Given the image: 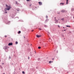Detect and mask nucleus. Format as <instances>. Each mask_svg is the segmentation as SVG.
Returning a JSON list of instances; mask_svg holds the SVG:
<instances>
[{
    "instance_id": "1",
    "label": "nucleus",
    "mask_w": 74,
    "mask_h": 74,
    "mask_svg": "<svg viewBox=\"0 0 74 74\" xmlns=\"http://www.w3.org/2000/svg\"><path fill=\"white\" fill-rule=\"evenodd\" d=\"M6 6L7 9L5 8V11H7V10H8V11H9L11 9V6H8V5H6Z\"/></svg>"
},
{
    "instance_id": "2",
    "label": "nucleus",
    "mask_w": 74,
    "mask_h": 74,
    "mask_svg": "<svg viewBox=\"0 0 74 74\" xmlns=\"http://www.w3.org/2000/svg\"><path fill=\"white\" fill-rule=\"evenodd\" d=\"M8 45L10 46L11 45H12V43L11 42V43H9L8 44Z\"/></svg>"
},
{
    "instance_id": "3",
    "label": "nucleus",
    "mask_w": 74,
    "mask_h": 74,
    "mask_svg": "<svg viewBox=\"0 0 74 74\" xmlns=\"http://www.w3.org/2000/svg\"><path fill=\"white\" fill-rule=\"evenodd\" d=\"M40 36H40V35H36V37L38 38H39V37H40Z\"/></svg>"
},
{
    "instance_id": "4",
    "label": "nucleus",
    "mask_w": 74,
    "mask_h": 74,
    "mask_svg": "<svg viewBox=\"0 0 74 74\" xmlns=\"http://www.w3.org/2000/svg\"><path fill=\"white\" fill-rule=\"evenodd\" d=\"M48 21H49V19H46L45 21V23H47V22H48Z\"/></svg>"
},
{
    "instance_id": "5",
    "label": "nucleus",
    "mask_w": 74,
    "mask_h": 74,
    "mask_svg": "<svg viewBox=\"0 0 74 74\" xmlns=\"http://www.w3.org/2000/svg\"><path fill=\"white\" fill-rule=\"evenodd\" d=\"M38 3L39 4V5H42V3L41 2H39Z\"/></svg>"
},
{
    "instance_id": "6",
    "label": "nucleus",
    "mask_w": 74,
    "mask_h": 74,
    "mask_svg": "<svg viewBox=\"0 0 74 74\" xmlns=\"http://www.w3.org/2000/svg\"><path fill=\"white\" fill-rule=\"evenodd\" d=\"M62 12H65V10H62Z\"/></svg>"
},
{
    "instance_id": "7",
    "label": "nucleus",
    "mask_w": 74,
    "mask_h": 74,
    "mask_svg": "<svg viewBox=\"0 0 74 74\" xmlns=\"http://www.w3.org/2000/svg\"><path fill=\"white\" fill-rule=\"evenodd\" d=\"M58 20H56V23H58Z\"/></svg>"
},
{
    "instance_id": "8",
    "label": "nucleus",
    "mask_w": 74,
    "mask_h": 74,
    "mask_svg": "<svg viewBox=\"0 0 74 74\" xmlns=\"http://www.w3.org/2000/svg\"><path fill=\"white\" fill-rule=\"evenodd\" d=\"M10 21H9L8 22V23H7L6 24H7L8 25H9V24H10Z\"/></svg>"
},
{
    "instance_id": "9",
    "label": "nucleus",
    "mask_w": 74,
    "mask_h": 74,
    "mask_svg": "<svg viewBox=\"0 0 74 74\" xmlns=\"http://www.w3.org/2000/svg\"><path fill=\"white\" fill-rule=\"evenodd\" d=\"M71 10L72 11H74V8L71 9Z\"/></svg>"
},
{
    "instance_id": "10",
    "label": "nucleus",
    "mask_w": 74,
    "mask_h": 74,
    "mask_svg": "<svg viewBox=\"0 0 74 74\" xmlns=\"http://www.w3.org/2000/svg\"><path fill=\"white\" fill-rule=\"evenodd\" d=\"M21 33V31H19L18 32V34H20V33Z\"/></svg>"
},
{
    "instance_id": "11",
    "label": "nucleus",
    "mask_w": 74,
    "mask_h": 74,
    "mask_svg": "<svg viewBox=\"0 0 74 74\" xmlns=\"http://www.w3.org/2000/svg\"><path fill=\"white\" fill-rule=\"evenodd\" d=\"M68 1H69V0H66V4H68Z\"/></svg>"
},
{
    "instance_id": "12",
    "label": "nucleus",
    "mask_w": 74,
    "mask_h": 74,
    "mask_svg": "<svg viewBox=\"0 0 74 74\" xmlns=\"http://www.w3.org/2000/svg\"><path fill=\"white\" fill-rule=\"evenodd\" d=\"M16 4H18V2L16 1Z\"/></svg>"
},
{
    "instance_id": "13",
    "label": "nucleus",
    "mask_w": 74,
    "mask_h": 74,
    "mask_svg": "<svg viewBox=\"0 0 74 74\" xmlns=\"http://www.w3.org/2000/svg\"><path fill=\"white\" fill-rule=\"evenodd\" d=\"M5 14H7V11H5Z\"/></svg>"
},
{
    "instance_id": "14",
    "label": "nucleus",
    "mask_w": 74,
    "mask_h": 74,
    "mask_svg": "<svg viewBox=\"0 0 74 74\" xmlns=\"http://www.w3.org/2000/svg\"><path fill=\"white\" fill-rule=\"evenodd\" d=\"M22 73H23V74H25V72H24V71H23L22 72Z\"/></svg>"
},
{
    "instance_id": "15",
    "label": "nucleus",
    "mask_w": 74,
    "mask_h": 74,
    "mask_svg": "<svg viewBox=\"0 0 74 74\" xmlns=\"http://www.w3.org/2000/svg\"><path fill=\"white\" fill-rule=\"evenodd\" d=\"M66 27H70V26L68 25H66Z\"/></svg>"
},
{
    "instance_id": "16",
    "label": "nucleus",
    "mask_w": 74,
    "mask_h": 74,
    "mask_svg": "<svg viewBox=\"0 0 74 74\" xmlns=\"http://www.w3.org/2000/svg\"><path fill=\"white\" fill-rule=\"evenodd\" d=\"M5 49H7V47H5Z\"/></svg>"
},
{
    "instance_id": "17",
    "label": "nucleus",
    "mask_w": 74,
    "mask_h": 74,
    "mask_svg": "<svg viewBox=\"0 0 74 74\" xmlns=\"http://www.w3.org/2000/svg\"><path fill=\"white\" fill-rule=\"evenodd\" d=\"M20 21H21V22H23V21L22 20H20L19 21V22H20Z\"/></svg>"
},
{
    "instance_id": "18",
    "label": "nucleus",
    "mask_w": 74,
    "mask_h": 74,
    "mask_svg": "<svg viewBox=\"0 0 74 74\" xmlns=\"http://www.w3.org/2000/svg\"><path fill=\"white\" fill-rule=\"evenodd\" d=\"M44 26L45 27H47V25H45Z\"/></svg>"
},
{
    "instance_id": "19",
    "label": "nucleus",
    "mask_w": 74,
    "mask_h": 74,
    "mask_svg": "<svg viewBox=\"0 0 74 74\" xmlns=\"http://www.w3.org/2000/svg\"><path fill=\"white\" fill-rule=\"evenodd\" d=\"M61 20L62 21H64V18H62L61 19Z\"/></svg>"
},
{
    "instance_id": "20",
    "label": "nucleus",
    "mask_w": 74,
    "mask_h": 74,
    "mask_svg": "<svg viewBox=\"0 0 74 74\" xmlns=\"http://www.w3.org/2000/svg\"><path fill=\"white\" fill-rule=\"evenodd\" d=\"M38 29L39 30H41V28H39Z\"/></svg>"
},
{
    "instance_id": "21",
    "label": "nucleus",
    "mask_w": 74,
    "mask_h": 74,
    "mask_svg": "<svg viewBox=\"0 0 74 74\" xmlns=\"http://www.w3.org/2000/svg\"><path fill=\"white\" fill-rule=\"evenodd\" d=\"M12 18H14V15H12Z\"/></svg>"
},
{
    "instance_id": "22",
    "label": "nucleus",
    "mask_w": 74,
    "mask_h": 74,
    "mask_svg": "<svg viewBox=\"0 0 74 74\" xmlns=\"http://www.w3.org/2000/svg\"><path fill=\"white\" fill-rule=\"evenodd\" d=\"M18 43L17 42H15V44H17Z\"/></svg>"
},
{
    "instance_id": "23",
    "label": "nucleus",
    "mask_w": 74,
    "mask_h": 74,
    "mask_svg": "<svg viewBox=\"0 0 74 74\" xmlns=\"http://www.w3.org/2000/svg\"><path fill=\"white\" fill-rule=\"evenodd\" d=\"M40 48H41V47H38V49H40Z\"/></svg>"
},
{
    "instance_id": "24",
    "label": "nucleus",
    "mask_w": 74,
    "mask_h": 74,
    "mask_svg": "<svg viewBox=\"0 0 74 74\" xmlns=\"http://www.w3.org/2000/svg\"><path fill=\"white\" fill-rule=\"evenodd\" d=\"M60 4L62 5H63V3H60Z\"/></svg>"
},
{
    "instance_id": "25",
    "label": "nucleus",
    "mask_w": 74,
    "mask_h": 74,
    "mask_svg": "<svg viewBox=\"0 0 74 74\" xmlns=\"http://www.w3.org/2000/svg\"><path fill=\"white\" fill-rule=\"evenodd\" d=\"M19 11V9H18L17 10V11Z\"/></svg>"
},
{
    "instance_id": "26",
    "label": "nucleus",
    "mask_w": 74,
    "mask_h": 74,
    "mask_svg": "<svg viewBox=\"0 0 74 74\" xmlns=\"http://www.w3.org/2000/svg\"><path fill=\"white\" fill-rule=\"evenodd\" d=\"M49 63H51V61H50L49 62Z\"/></svg>"
},
{
    "instance_id": "27",
    "label": "nucleus",
    "mask_w": 74,
    "mask_h": 74,
    "mask_svg": "<svg viewBox=\"0 0 74 74\" xmlns=\"http://www.w3.org/2000/svg\"><path fill=\"white\" fill-rule=\"evenodd\" d=\"M26 1H30V0H26Z\"/></svg>"
},
{
    "instance_id": "28",
    "label": "nucleus",
    "mask_w": 74,
    "mask_h": 74,
    "mask_svg": "<svg viewBox=\"0 0 74 74\" xmlns=\"http://www.w3.org/2000/svg\"><path fill=\"white\" fill-rule=\"evenodd\" d=\"M40 58H38V60H40Z\"/></svg>"
},
{
    "instance_id": "29",
    "label": "nucleus",
    "mask_w": 74,
    "mask_h": 74,
    "mask_svg": "<svg viewBox=\"0 0 74 74\" xmlns=\"http://www.w3.org/2000/svg\"><path fill=\"white\" fill-rule=\"evenodd\" d=\"M46 18H48V16H46Z\"/></svg>"
},
{
    "instance_id": "30",
    "label": "nucleus",
    "mask_w": 74,
    "mask_h": 74,
    "mask_svg": "<svg viewBox=\"0 0 74 74\" xmlns=\"http://www.w3.org/2000/svg\"><path fill=\"white\" fill-rule=\"evenodd\" d=\"M5 37H7V36L5 35Z\"/></svg>"
},
{
    "instance_id": "31",
    "label": "nucleus",
    "mask_w": 74,
    "mask_h": 74,
    "mask_svg": "<svg viewBox=\"0 0 74 74\" xmlns=\"http://www.w3.org/2000/svg\"><path fill=\"white\" fill-rule=\"evenodd\" d=\"M9 59H11V57H9Z\"/></svg>"
},
{
    "instance_id": "32",
    "label": "nucleus",
    "mask_w": 74,
    "mask_h": 74,
    "mask_svg": "<svg viewBox=\"0 0 74 74\" xmlns=\"http://www.w3.org/2000/svg\"><path fill=\"white\" fill-rule=\"evenodd\" d=\"M28 59H29V57H28Z\"/></svg>"
},
{
    "instance_id": "33",
    "label": "nucleus",
    "mask_w": 74,
    "mask_h": 74,
    "mask_svg": "<svg viewBox=\"0 0 74 74\" xmlns=\"http://www.w3.org/2000/svg\"><path fill=\"white\" fill-rule=\"evenodd\" d=\"M4 64V63H2V64Z\"/></svg>"
},
{
    "instance_id": "34",
    "label": "nucleus",
    "mask_w": 74,
    "mask_h": 74,
    "mask_svg": "<svg viewBox=\"0 0 74 74\" xmlns=\"http://www.w3.org/2000/svg\"><path fill=\"white\" fill-rule=\"evenodd\" d=\"M60 14V12L58 13V14Z\"/></svg>"
},
{
    "instance_id": "35",
    "label": "nucleus",
    "mask_w": 74,
    "mask_h": 74,
    "mask_svg": "<svg viewBox=\"0 0 74 74\" xmlns=\"http://www.w3.org/2000/svg\"><path fill=\"white\" fill-rule=\"evenodd\" d=\"M63 27L64 29V28H65L64 27Z\"/></svg>"
},
{
    "instance_id": "36",
    "label": "nucleus",
    "mask_w": 74,
    "mask_h": 74,
    "mask_svg": "<svg viewBox=\"0 0 74 74\" xmlns=\"http://www.w3.org/2000/svg\"><path fill=\"white\" fill-rule=\"evenodd\" d=\"M54 59H53V58L52 59V60H54Z\"/></svg>"
},
{
    "instance_id": "37",
    "label": "nucleus",
    "mask_w": 74,
    "mask_h": 74,
    "mask_svg": "<svg viewBox=\"0 0 74 74\" xmlns=\"http://www.w3.org/2000/svg\"><path fill=\"white\" fill-rule=\"evenodd\" d=\"M58 26L59 27V25H58Z\"/></svg>"
},
{
    "instance_id": "38",
    "label": "nucleus",
    "mask_w": 74,
    "mask_h": 74,
    "mask_svg": "<svg viewBox=\"0 0 74 74\" xmlns=\"http://www.w3.org/2000/svg\"><path fill=\"white\" fill-rule=\"evenodd\" d=\"M64 31H66V29H64Z\"/></svg>"
},
{
    "instance_id": "39",
    "label": "nucleus",
    "mask_w": 74,
    "mask_h": 74,
    "mask_svg": "<svg viewBox=\"0 0 74 74\" xmlns=\"http://www.w3.org/2000/svg\"><path fill=\"white\" fill-rule=\"evenodd\" d=\"M32 32H33V30H32Z\"/></svg>"
},
{
    "instance_id": "40",
    "label": "nucleus",
    "mask_w": 74,
    "mask_h": 74,
    "mask_svg": "<svg viewBox=\"0 0 74 74\" xmlns=\"http://www.w3.org/2000/svg\"><path fill=\"white\" fill-rule=\"evenodd\" d=\"M35 53H36V51H35Z\"/></svg>"
},
{
    "instance_id": "41",
    "label": "nucleus",
    "mask_w": 74,
    "mask_h": 74,
    "mask_svg": "<svg viewBox=\"0 0 74 74\" xmlns=\"http://www.w3.org/2000/svg\"><path fill=\"white\" fill-rule=\"evenodd\" d=\"M52 62H53V61H51V63H52Z\"/></svg>"
},
{
    "instance_id": "42",
    "label": "nucleus",
    "mask_w": 74,
    "mask_h": 74,
    "mask_svg": "<svg viewBox=\"0 0 74 74\" xmlns=\"http://www.w3.org/2000/svg\"><path fill=\"white\" fill-rule=\"evenodd\" d=\"M24 38H25V37H24Z\"/></svg>"
},
{
    "instance_id": "43",
    "label": "nucleus",
    "mask_w": 74,
    "mask_h": 74,
    "mask_svg": "<svg viewBox=\"0 0 74 74\" xmlns=\"http://www.w3.org/2000/svg\"><path fill=\"white\" fill-rule=\"evenodd\" d=\"M49 39L50 40V38H49Z\"/></svg>"
},
{
    "instance_id": "44",
    "label": "nucleus",
    "mask_w": 74,
    "mask_h": 74,
    "mask_svg": "<svg viewBox=\"0 0 74 74\" xmlns=\"http://www.w3.org/2000/svg\"><path fill=\"white\" fill-rule=\"evenodd\" d=\"M3 74H5V73H3Z\"/></svg>"
},
{
    "instance_id": "45",
    "label": "nucleus",
    "mask_w": 74,
    "mask_h": 74,
    "mask_svg": "<svg viewBox=\"0 0 74 74\" xmlns=\"http://www.w3.org/2000/svg\"><path fill=\"white\" fill-rule=\"evenodd\" d=\"M17 18H18V17H17Z\"/></svg>"
},
{
    "instance_id": "46",
    "label": "nucleus",
    "mask_w": 74,
    "mask_h": 74,
    "mask_svg": "<svg viewBox=\"0 0 74 74\" xmlns=\"http://www.w3.org/2000/svg\"><path fill=\"white\" fill-rule=\"evenodd\" d=\"M64 39H65V38H64Z\"/></svg>"
}]
</instances>
